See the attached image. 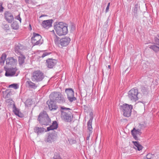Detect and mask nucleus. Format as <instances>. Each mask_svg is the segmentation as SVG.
Segmentation results:
<instances>
[{"mask_svg":"<svg viewBox=\"0 0 159 159\" xmlns=\"http://www.w3.org/2000/svg\"><path fill=\"white\" fill-rule=\"evenodd\" d=\"M65 92L67 94V99L70 102H72L76 100V98L74 97V91L72 89H66Z\"/></svg>","mask_w":159,"mask_h":159,"instance_id":"nucleus-10","label":"nucleus"},{"mask_svg":"<svg viewBox=\"0 0 159 159\" xmlns=\"http://www.w3.org/2000/svg\"><path fill=\"white\" fill-rule=\"evenodd\" d=\"M70 41V39L68 37L63 38L60 40V44L62 46H67Z\"/></svg>","mask_w":159,"mask_h":159,"instance_id":"nucleus-15","label":"nucleus"},{"mask_svg":"<svg viewBox=\"0 0 159 159\" xmlns=\"http://www.w3.org/2000/svg\"><path fill=\"white\" fill-rule=\"evenodd\" d=\"M88 134L87 135V138H86V139L87 140H89V139L90 137V135L92 134V133H90L89 132H88Z\"/></svg>","mask_w":159,"mask_h":159,"instance_id":"nucleus-43","label":"nucleus"},{"mask_svg":"<svg viewBox=\"0 0 159 159\" xmlns=\"http://www.w3.org/2000/svg\"><path fill=\"white\" fill-rule=\"evenodd\" d=\"M138 7V5L136 4L135 5L133 9V12L134 13L135 15L137 14Z\"/></svg>","mask_w":159,"mask_h":159,"instance_id":"nucleus-33","label":"nucleus"},{"mask_svg":"<svg viewBox=\"0 0 159 159\" xmlns=\"http://www.w3.org/2000/svg\"><path fill=\"white\" fill-rule=\"evenodd\" d=\"M56 34L59 36L64 35L68 32L67 25L62 22H60L55 26Z\"/></svg>","mask_w":159,"mask_h":159,"instance_id":"nucleus-2","label":"nucleus"},{"mask_svg":"<svg viewBox=\"0 0 159 159\" xmlns=\"http://www.w3.org/2000/svg\"><path fill=\"white\" fill-rule=\"evenodd\" d=\"M44 77L43 74L40 70H36L32 74L31 80L34 82H40L42 80Z\"/></svg>","mask_w":159,"mask_h":159,"instance_id":"nucleus-5","label":"nucleus"},{"mask_svg":"<svg viewBox=\"0 0 159 159\" xmlns=\"http://www.w3.org/2000/svg\"><path fill=\"white\" fill-rule=\"evenodd\" d=\"M25 49L24 46L21 44L16 45L15 47V51L17 54H20L21 52Z\"/></svg>","mask_w":159,"mask_h":159,"instance_id":"nucleus-17","label":"nucleus"},{"mask_svg":"<svg viewBox=\"0 0 159 159\" xmlns=\"http://www.w3.org/2000/svg\"><path fill=\"white\" fill-rule=\"evenodd\" d=\"M26 83L29 87L30 88L35 89L37 87L35 83L31 81H27L26 82Z\"/></svg>","mask_w":159,"mask_h":159,"instance_id":"nucleus-29","label":"nucleus"},{"mask_svg":"<svg viewBox=\"0 0 159 159\" xmlns=\"http://www.w3.org/2000/svg\"><path fill=\"white\" fill-rule=\"evenodd\" d=\"M38 120L42 125L47 126L50 125L51 123V120L45 111L40 113L38 117Z\"/></svg>","mask_w":159,"mask_h":159,"instance_id":"nucleus-4","label":"nucleus"},{"mask_svg":"<svg viewBox=\"0 0 159 159\" xmlns=\"http://www.w3.org/2000/svg\"><path fill=\"white\" fill-rule=\"evenodd\" d=\"M56 139V136L54 134H51L48 136V137L46 139L45 141L46 142L51 143L54 141Z\"/></svg>","mask_w":159,"mask_h":159,"instance_id":"nucleus-21","label":"nucleus"},{"mask_svg":"<svg viewBox=\"0 0 159 159\" xmlns=\"http://www.w3.org/2000/svg\"><path fill=\"white\" fill-rule=\"evenodd\" d=\"M47 66L49 68H52L56 64L57 61L55 59H49L46 60Z\"/></svg>","mask_w":159,"mask_h":159,"instance_id":"nucleus-16","label":"nucleus"},{"mask_svg":"<svg viewBox=\"0 0 159 159\" xmlns=\"http://www.w3.org/2000/svg\"><path fill=\"white\" fill-rule=\"evenodd\" d=\"M148 47L155 52H157L159 51V47L155 45H149Z\"/></svg>","mask_w":159,"mask_h":159,"instance_id":"nucleus-27","label":"nucleus"},{"mask_svg":"<svg viewBox=\"0 0 159 159\" xmlns=\"http://www.w3.org/2000/svg\"><path fill=\"white\" fill-rule=\"evenodd\" d=\"M3 28L5 30H9V26L8 25L6 24L5 25H3Z\"/></svg>","mask_w":159,"mask_h":159,"instance_id":"nucleus-39","label":"nucleus"},{"mask_svg":"<svg viewBox=\"0 0 159 159\" xmlns=\"http://www.w3.org/2000/svg\"><path fill=\"white\" fill-rule=\"evenodd\" d=\"M5 18L8 23H11L14 19L12 14L8 11H6L4 13Z\"/></svg>","mask_w":159,"mask_h":159,"instance_id":"nucleus-11","label":"nucleus"},{"mask_svg":"<svg viewBox=\"0 0 159 159\" xmlns=\"http://www.w3.org/2000/svg\"><path fill=\"white\" fill-rule=\"evenodd\" d=\"M93 120V117H91L87 122V132L92 133L93 128L92 127V122Z\"/></svg>","mask_w":159,"mask_h":159,"instance_id":"nucleus-20","label":"nucleus"},{"mask_svg":"<svg viewBox=\"0 0 159 159\" xmlns=\"http://www.w3.org/2000/svg\"><path fill=\"white\" fill-rule=\"evenodd\" d=\"M31 41L34 45H39L43 43V40L42 39V37L39 34L34 33L31 38Z\"/></svg>","mask_w":159,"mask_h":159,"instance_id":"nucleus-9","label":"nucleus"},{"mask_svg":"<svg viewBox=\"0 0 159 159\" xmlns=\"http://www.w3.org/2000/svg\"><path fill=\"white\" fill-rule=\"evenodd\" d=\"M15 18V19L18 20L20 21V23H21V19L20 17V14H19L18 15L16 16Z\"/></svg>","mask_w":159,"mask_h":159,"instance_id":"nucleus-36","label":"nucleus"},{"mask_svg":"<svg viewBox=\"0 0 159 159\" xmlns=\"http://www.w3.org/2000/svg\"><path fill=\"white\" fill-rule=\"evenodd\" d=\"M132 108V106L127 104H124L120 107V110L123 112V115L126 117H129L130 116Z\"/></svg>","mask_w":159,"mask_h":159,"instance_id":"nucleus-6","label":"nucleus"},{"mask_svg":"<svg viewBox=\"0 0 159 159\" xmlns=\"http://www.w3.org/2000/svg\"><path fill=\"white\" fill-rule=\"evenodd\" d=\"M60 38L57 36H56V38L54 39V42L55 44L57 45H58L60 44V40H59Z\"/></svg>","mask_w":159,"mask_h":159,"instance_id":"nucleus-34","label":"nucleus"},{"mask_svg":"<svg viewBox=\"0 0 159 159\" xmlns=\"http://www.w3.org/2000/svg\"><path fill=\"white\" fill-rule=\"evenodd\" d=\"M133 144L134 146V148L138 151H140L142 150L143 147L139 144V143L137 141H133Z\"/></svg>","mask_w":159,"mask_h":159,"instance_id":"nucleus-25","label":"nucleus"},{"mask_svg":"<svg viewBox=\"0 0 159 159\" xmlns=\"http://www.w3.org/2000/svg\"><path fill=\"white\" fill-rule=\"evenodd\" d=\"M34 129V132L39 135L43 133L45 131V129L43 127L35 126Z\"/></svg>","mask_w":159,"mask_h":159,"instance_id":"nucleus-22","label":"nucleus"},{"mask_svg":"<svg viewBox=\"0 0 159 159\" xmlns=\"http://www.w3.org/2000/svg\"><path fill=\"white\" fill-rule=\"evenodd\" d=\"M9 87L12 88H14L15 89H17L19 88L18 85L16 84H13L10 85L9 86Z\"/></svg>","mask_w":159,"mask_h":159,"instance_id":"nucleus-30","label":"nucleus"},{"mask_svg":"<svg viewBox=\"0 0 159 159\" xmlns=\"http://www.w3.org/2000/svg\"><path fill=\"white\" fill-rule=\"evenodd\" d=\"M131 134L134 139L136 140H138V135H140L142 134L140 129L134 128L131 131Z\"/></svg>","mask_w":159,"mask_h":159,"instance_id":"nucleus-12","label":"nucleus"},{"mask_svg":"<svg viewBox=\"0 0 159 159\" xmlns=\"http://www.w3.org/2000/svg\"><path fill=\"white\" fill-rule=\"evenodd\" d=\"M12 109L15 115L20 117H23L22 114L20 112L19 109L16 107L14 103L13 105Z\"/></svg>","mask_w":159,"mask_h":159,"instance_id":"nucleus-18","label":"nucleus"},{"mask_svg":"<svg viewBox=\"0 0 159 159\" xmlns=\"http://www.w3.org/2000/svg\"><path fill=\"white\" fill-rule=\"evenodd\" d=\"M41 52L42 53V55L41 56V57L42 58H43L45 57L46 56L48 55L49 54L48 53L43 52V51H41Z\"/></svg>","mask_w":159,"mask_h":159,"instance_id":"nucleus-35","label":"nucleus"},{"mask_svg":"<svg viewBox=\"0 0 159 159\" xmlns=\"http://www.w3.org/2000/svg\"><path fill=\"white\" fill-rule=\"evenodd\" d=\"M53 158L54 159H62L61 157L59 155H55Z\"/></svg>","mask_w":159,"mask_h":159,"instance_id":"nucleus-40","label":"nucleus"},{"mask_svg":"<svg viewBox=\"0 0 159 159\" xmlns=\"http://www.w3.org/2000/svg\"><path fill=\"white\" fill-rule=\"evenodd\" d=\"M141 91L144 94H147L148 93L147 88L144 87H142Z\"/></svg>","mask_w":159,"mask_h":159,"instance_id":"nucleus-31","label":"nucleus"},{"mask_svg":"<svg viewBox=\"0 0 159 159\" xmlns=\"http://www.w3.org/2000/svg\"><path fill=\"white\" fill-rule=\"evenodd\" d=\"M110 5V3L109 2L107 4V7L106 9V12H107L108 11L109 9V8Z\"/></svg>","mask_w":159,"mask_h":159,"instance_id":"nucleus-42","label":"nucleus"},{"mask_svg":"<svg viewBox=\"0 0 159 159\" xmlns=\"http://www.w3.org/2000/svg\"><path fill=\"white\" fill-rule=\"evenodd\" d=\"M25 59V56L22 54H21V55L18 57L19 63L20 66L22 65L24 63Z\"/></svg>","mask_w":159,"mask_h":159,"instance_id":"nucleus-26","label":"nucleus"},{"mask_svg":"<svg viewBox=\"0 0 159 159\" xmlns=\"http://www.w3.org/2000/svg\"><path fill=\"white\" fill-rule=\"evenodd\" d=\"M58 124L56 121H53L52 124L49 127L47 128V131H49L51 130H53L57 128Z\"/></svg>","mask_w":159,"mask_h":159,"instance_id":"nucleus-19","label":"nucleus"},{"mask_svg":"<svg viewBox=\"0 0 159 159\" xmlns=\"http://www.w3.org/2000/svg\"><path fill=\"white\" fill-rule=\"evenodd\" d=\"M11 94H12L11 91L9 89L6 90L2 92V96L6 99L10 98Z\"/></svg>","mask_w":159,"mask_h":159,"instance_id":"nucleus-23","label":"nucleus"},{"mask_svg":"<svg viewBox=\"0 0 159 159\" xmlns=\"http://www.w3.org/2000/svg\"><path fill=\"white\" fill-rule=\"evenodd\" d=\"M11 26L13 29L15 30L18 29L19 28V25L16 21H14L11 24Z\"/></svg>","mask_w":159,"mask_h":159,"instance_id":"nucleus-28","label":"nucleus"},{"mask_svg":"<svg viewBox=\"0 0 159 159\" xmlns=\"http://www.w3.org/2000/svg\"><path fill=\"white\" fill-rule=\"evenodd\" d=\"M6 102L7 103H10V104H13V103L12 100L9 98L7 99Z\"/></svg>","mask_w":159,"mask_h":159,"instance_id":"nucleus-37","label":"nucleus"},{"mask_svg":"<svg viewBox=\"0 0 159 159\" xmlns=\"http://www.w3.org/2000/svg\"><path fill=\"white\" fill-rule=\"evenodd\" d=\"M138 90L136 88L132 89L128 93V97L132 101L136 102L138 100Z\"/></svg>","mask_w":159,"mask_h":159,"instance_id":"nucleus-8","label":"nucleus"},{"mask_svg":"<svg viewBox=\"0 0 159 159\" xmlns=\"http://www.w3.org/2000/svg\"><path fill=\"white\" fill-rule=\"evenodd\" d=\"M42 16H42H42H40V17H42Z\"/></svg>","mask_w":159,"mask_h":159,"instance_id":"nucleus-46","label":"nucleus"},{"mask_svg":"<svg viewBox=\"0 0 159 159\" xmlns=\"http://www.w3.org/2000/svg\"><path fill=\"white\" fill-rule=\"evenodd\" d=\"M108 67L110 69L111 68V66L110 65H109L108 66Z\"/></svg>","mask_w":159,"mask_h":159,"instance_id":"nucleus-45","label":"nucleus"},{"mask_svg":"<svg viewBox=\"0 0 159 159\" xmlns=\"http://www.w3.org/2000/svg\"><path fill=\"white\" fill-rule=\"evenodd\" d=\"M7 55L5 53H3L2 54L0 57V65L2 66L4 65L5 61L7 59Z\"/></svg>","mask_w":159,"mask_h":159,"instance_id":"nucleus-24","label":"nucleus"},{"mask_svg":"<svg viewBox=\"0 0 159 159\" xmlns=\"http://www.w3.org/2000/svg\"><path fill=\"white\" fill-rule=\"evenodd\" d=\"M3 3L2 2H0V12H3V11L4 8L2 7Z\"/></svg>","mask_w":159,"mask_h":159,"instance_id":"nucleus-38","label":"nucleus"},{"mask_svg":"<svg viewBox=\"0 0 159 159\" xmlns=\"http://www.w3.org/2000/svg\"><path fill=\"white\" fill-rule=\"evenodd\" d=\"M30 27H31V25H30Z\"/></svg>","mask_w":159,"mask_h":159,"instance_id":"nucleus-47","label":"nucleus"},{"mask_svg":"<svg viewBox=\"0 0 159 159\" xmlns=\"http://www.w3.org/2000/svg\"><path fill=\"white\" fill-rule=\"evenodd\" d=\"M25 1L26 3H29V0H25Z\"/></svg>","mask_w":159,"mask_h":159,"instance_id":"nucleus-44","label":"nucleus"},{"mask_svg":"<svg viewBox=\"0 0 159 159\" xmlns=\"http://www.w3.org/2000/svg\"><path fill=\"white\" fill-rule=\"evenodd\" d=\"M49 98L50 100H48L47 103L51 111L55 110L57 109L58 107L56 105V102L60 103H63L66 101L65 98L59 92L52 93L49 95Z\"/></svg>","mask_w":159,"mask_h":159,"instance_id":"nucleus-1","label":"nucleus"},{"mask_svg":"<svg viewBox=\"0 0 159 159\" xmlns=\"http://www.w3.org/2000/svg\"><path fill=\"white\" fill-rule=\"evenodd\" d=\"M4 69L6 71L5 75L6 76L11 77L14 75L17 76L18 75V74H16L18 69L16 67L8 68L5 66H4Z\"/></svg>","mask_w":159,"mask_h":159,"instance_id":"nucleus-7","label":"nucleus"},{"mask_svg":"<svg viewBox=\"0 0 159 159\" xmlns=\"http://www.w3.org/2000/svg\"><path fill=\"white\" fill-rule=\"evenodd\" d=\"M154 40L156 45L159 46V34H157V37L155 38Z\"/></svg>","mask_w":159,"mask_h":159,"instance_id":"nucleus-32","label":"nucleus"},{"mask_svg":"<svg viewBox=\"0 0 159 159\" xmlns=\"http://www.w3.org/2000/svg\"><path fill=\"white\" fill-rule=\"evenodd\" d=\"M17 60L13 57H8L6 59V64L9 66H15L17 63Z\"/></svg>","mask_w":159,"mask_h":159,"instance_id":"nucleus-13","label":"nucleus"},{"mask_svg":"<svg viewBox=\"0 0 159 159\" xmlns=\"http://www.w3.org/2000/svg\"><path fill=\"white\" fill-rule=\"evenodd\" d=\"M71 109L64 107H61L60 111L61 112V117L64 121L70 122L72 120L73 115L71 112L68 111Z\"/></svg>","mask_w":159,"mask_h":159,"instance_id":"nucleus-3","label":"nucleus"},{"mask_svg":"<svg viewBox=\"0 0 159 159\" xmlns=\"http://www.w3.org/2000/svg\"><path fill=\"white\" fill-rule=\"evenodd\" d=\"M53 21L52 19L44 20L42 22L41 25L44 28L48 29L52 26Z\"/></svg>","mask_w":159,"mask_h":159,"instance_id":"nucleus-14","label":"nucleus"},{"mask_svg":"<svg viewBox=\"0 0 159 159\" xmlns=\"http://www.w3.org/2000/svg\"><path fill=\"white\" fill-rule=\"evenodd\" d=\"M152 155L150 153L146 155V158L147 159H151L152 158Z\"/></svg>","mask_w":159,"mask_h":159,"instance_id":"nucleus-41","label":"nucleus"}]
</instances>
